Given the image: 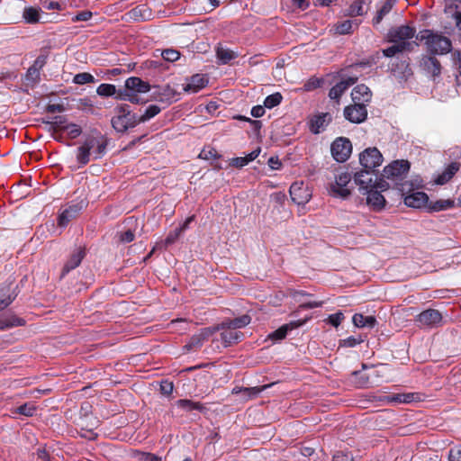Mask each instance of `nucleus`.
<instances>
[{
	"instance_id": "f03ea898",
	"label": "nucleus",
	"mask_w": 461,
	"mask_h": 461,
	"mask_svg": "<svg viewBox=\"0 0 461 461\" xmlns=\"http://www.w3.org/2000/svg\"><path fill=\"white\" fill-rule=\"evenodd\" d=\"M417 39L424 43L426 50L433 55H444L451 51V41L432 30H422L419 32Z\"/></svg>"
},
{
	"instance_id": "f8f14e48",
	"label": "nucleus",
	"mask_w": 461,
	"mask_h": 461,
	"mask_svg": "<svg viewBox=\"0 0 461 461\" xmlns=\"http://www.w3.org/2000/svg\"><path fill=\"white\" fill-rule=\"evenodd\" d=\"M351 174L343 172L336 176L335 184L331 185L330 192L335 196L347 198L350 194V191L347 188V185L351 180Z\"/></svg>"
},
{
	"instance_id": "e433bc0d",
	"label": "nucleus",
	"mask_w": 461,
	"mask_h": 461,
	"mask_svg": "<svg viewBox=\"0 0 461 461\" xmlns=\"http://www.w3.org/2000/svg\"><path fill=\"white\" fill-rule=\"evenodd\" d=\"M351 382L358 388L369 387L371 384L369 376L362 374L360 371H354L351 373Z\"/></svg>"
},
{
	"instance_id": "dca6fc26",
	"label": "nucleus",
	"mask_w": 461,
	"mask_h": 461,
	"mask_svg": "<svg viewBox=\"0 0 461 461\" xmlns=\"http://www.w3.org/2000/svg\"><path fill=\"white\" fill-rule=\"evenodd\" d=\"M289 193L293 202L298 205L307 203L312 196L309 190L307 187L303 186V183H294L290 186Z\"/></svg>"
},
{
	"instance_id": "a878e982",
	"label": "nucleus",
	"mask_w": 461,
	"mask_h": 461,
	"mask_svg": "<svg viewBox=\"0 0 461 461\" xmlns=\"http://www.w3.org/2000/svg\"><path fill=\"white\" fill-rule=\"evenodd\" d=\"M95 144L98 143L94 140H85L84 143L77 148V160L81 166H85L90 161L91 149Z\"/></svg>"
},
{
	"instance_id": "79ce46f5",
	"label": "nucleus",
	"mask_w": 461,
	"mask_h": 461,
	"mask_svg": "<svg viewBox=\"0 0 461 461\" xmlns=\"http://www.w3.org/2000/svg\"><path fill=\"white\" fill-rule=\"evenodd\" d=\"M365 338L362 335L358 336H349L347 339H340L339 341V348H353L362 342H364Z\"/></svg>"
},
{
	"instance_id": "20e7f679",
	"label": "nucleus",
	"mask_w": 461,
	"mask_h": 461,
	"mask_svg": "<svg viewBox=\"0 0 461 461\" xmlns=\"http://www.w3.org/2000/svg\"><path fill=\"white\" fill-rule=\"evenodd\" d=\"M410 170V163L407 160H394L386 166L383 170V176L387 179L394 181L397 185H400L399 190L403 194L408 190V183H400L407 176Z\"/></svg>"
},
{
	"instance_id": "0e129e2a",
	"label": "nucleus",
	"mask_w": 461,
	"mask_h": 461,
	"mask_svg": "<svg viewBox=\"0 0 461 461\" xmlns=\"http://www.w3.org/2000/svg\"><path fill=\"white\" fill-rule=\"evenodd\" d=\"M67 122L66 118L64 116H54L52 118L51 122H48V123H50L54 128H59L61 130H64L65 122Z\"/></svg>"
},
{
	"instance_id": "bf43d9fd",
	"label": "nucleus",
	"mask_w": 461,
	"mask_h": 461,
	"mask_svg": "<svg viewBox=\"0 0 461 461\" xmlns=\"http://www.w3.org/2000/svg\"><path fill=\"white\" fill-rule=\"evenodd\" d=\"M343 320L344 314L341 312L330 314L329 316V322L334 327H338Z\"/></svg>"
},
{
	"instance_id": "7ed1b4c3",
	"label": "nucleus",
	"mask_w": 461,
	"mask_h": 461,
	"mask_svg": "<svg viewBox=\"0 0 461 461\" xmlns=\"http://www.w3.org/2000/svg\"><path fill=\"white\" fill-rule=\"evenodd\" d=\"M151 88H96L100 96H113L117 100L129 101L133 104H145L149 101L148 95Z\"/></svg>"
},
{
	"instance_id": "412c9836",
	"label": "nucleus",
	"mask_w": 461,
	"mask_h": 461,
	"mask_svg": "<svg viewBox=\"0 0 461 461\" xmlns=\"http://www.w3.org/2000/svg\"><path fill=\"white\" fill-rule=\"evenodd\" d=\"M420 67L429 75L437 77L440 75L441 66L439 61L430 56H424L420 61Z\"/></svg>"
},
{
	"instance_id": "3c124183",
	"label": "nucleus",
	"mask_w": 461,
	"mask_h": 461,
	"mask_svg": "<svg viewBox=\"0 0 461 461\" xmlns=\"http://www.w3.org/2000/svg\"><path fill=\"white\" fill-rule=\"evenodd\" d=\"M407 49L404 47V45H401L399 43H393L392 46L384 49L383 50L384 55L386 57H393L395 54L399 52H402L406 50Z\"/></svg>"
},
{
	"instance_id": "0eeeda50",
	"label": "nucleus",
	"mask_w": 461,
	"mask_h": 461,
	"mask_svg": "<svg viewBox=\"0 0 461 461\" xmlns=\"http://www.w3.org/2000/svg\"><path fill=\"white\" fill-rule=\"evenodd\" d=\"M359 162L365 169L374 171L382 164L383 156L377 148H367L359 154Z\"/></svg>"
},
{
	"instance_id": "e2e57ef3",
	"label": "nucleus",
	"mask_w": 461,
	"mask_h": 461,
	"mask_svg": "<svg viewBox=\"0 0 461 461\" xmlns=\"http://www.w3.org/2000/svg\"><path fill=\"white\" fill-rule=\"evenodd\" d=\"M45 110L47 113H62L66 110V108L63 104H49L46 106Z\"/></svg>"
},
{
	"instance_id": "473e14b6",
	"label": "nucleus",
	"mask_w": 461,
	"mask_h": 461,
	"mask_svg": "<svg viewBox=\"0 0 461 461\" xmlns=\"http://www.w3.org/2000/svg\"><path fill=\"white\" fill-rule=\"evenodd\" d=\"M455 206V201L452 199H439L435 202H429L428 210L429 212H440L451 209Z\"/></svg>"
},
{
	"instance_id": "9d476101",
	"label": "nucleus",
	"mask_w": 461,
	"mask_h": 461,
	"mask_svg": "<svg viewBox=\"0 0 461 461\" xmlns=\"http://www.w3.org/2000/svg\"><path fill=\"white\" fill-rule=\"evenodd\" d=\"M345 118L352 123H361L366 121L367 117V110L366 104H356L348 105L344 108Z\"/></svg>"
},
{
	"instance_id": "58836bf2",
	"label": "nucleus",
	"mask_w": 461,
	"mask_h": 461,
	"mask_svg": "<svg viewBox=\"0 0 461 461\" xmlns=\"http://www.w3.org/2000/svg\"><path fill=\"white\" fill-rule=\"evenodd\" d=\"M273 384H265L262 386L244 387L242 396L246 400L256 398L260 393L272 386Z\"/></svg>"
},
{
	"instance_id": "4468645a",
	"label": "nucleus",
	"mask_w": 461,
	"mask_h": 461,
	"mask_svg": "<svg viewBox=\"0 0 461 461\" xmlns=\"http://www.w3.org/2000/svg\"><path fill=\"white\" fill-rule=\"evenodd\" d=\"M330 122L331 115L329 113H321L311 116L307 123L312 134H320L325 131Z\"/></svg>"
},
{
	"instance_id": "052dcab7",
	"label": "nucleus",
	"mask_w": 461,
	"mask_h": 461,
	"mask_svg": "<svg viewBox=\"0 0 461 461\" xmlns=\"http://www.w3.org/2000/svg\"><path fill=\"white\" fill-rule=\"evenodd\" d=\"M373 183H374V187H373L374 190L385 191L389 188V184L382 178L378 179L376 176H375V179H374Z\"/></svg>"
},
{
	"instance_id": "2f4dec72",
	"label": "nucleus",
	"mask_w": 461,
	"mask_h": 461,
	"mask_svg": "<svg viewBox=\"0 0 461 461\" xmlns=\"http://www.w3.org/2000/svg\"><path fill=\"white\" fill-rule=\"evenodd\" d=\"M352 321L357 328H374L376 324V319L374 316H365L361 313H355Z\"/></svg>"
},
{
	"instance_id": "09e8293b",
	"label": "nucleus",
	"mask_w": 461,
	"mask_h": 461,
	"mask_svg": "<svg viewBox=\"0 0 461 461\" xmlns=\"http://www.w3.org/2000/svg\"><path fill=\"white\" fill-rule=\"evenodd\" d=\"M64 130L70 139H76L82 133L81 127L76 123L66 124Z\"/></svg>"
},
{
	"instance_id": "49530a36",
	"label": "nucleus",
	"mask_w": 461,
	"mask_h": 461,
	"mask_svg": "<svg viewBox=\"0 0 461 461\" xmlns=\"http://www.w3.org/2000/svg\"><path fill=\"white\" fill-rule=\"evenodd\" d=\"M353 22L350 20H346L341 23H339L335 26V31L339 34H347L350 33L352 31Z\"/></svg>"
},
{
	"instance_id": "4d7b16f0",
	"label": "nucleus",
	"mask_w": 461,
	"mask_h": 461,
	"mask_svg": "<svg viewBox=\"0 0 461 461\" xmlns=\"http://www.w3.org/2000/svg\"><path fill=\"white\" fill-rule=\"evenodd\" d=\"M123 86L129 87V86H149L147 85L146 83H144L140 78L131 77L125 80Z\"/></svg>"
},
{
	"instance_id": "13d9d810",
	"label": "nucleus",
	"mask_w": 461,
	"mask_h": 461,
	"mask_svg": "<svg viewBox=\"0 0 461 461\" xmlns=\"http://www.w3.org/2000/svg\"><path fill=\"white\" fill-rule=\"evenodd\" d=\"M449 461H461V447L455 446L450 448L448 453Z\"/></svg>"
},
{
	"instance_id": "6e6d98bb",
	"label": "nucleus",
	"mask_w": 461,
	"mask_h": 461,
	"mask_svg": "<svg viewBox=\"0 0 461 461\" xmlns=\"http://www.w3.org/2000/svg\"><path fill=\"white\" fill-rule=\"evenodd\" d=\"M174 384L168 380H163L160 383V393L164 395H170L173 393Z\"/></svg>"
},
{
	"instance_id": "ddd939ff",
	"label": "nucleus",
	"mask_w": 461,
	"mask_h": 461,
	"mask_svg": "<svg viewBox=\"0 0 461 461\" xmlns=\"http://www.w3.org/2000/svg\"><path fill=\"white\" fill-rule=\"evenodd\" d=\"M219 330V327L215 328H203L199 333L193 335L188 343L185 345V348L188 351L195 350L202 347L204 341H206L216 330Z\"/></svg>"
},
{
	"instance_id": "9b49d317",
	"label": "nucleus",
	"mask_w": 461,
	"mask_h": 461,
	"mask_svg": "<svg viewBox=\"0 0 461 461\" xmlns=\"http://www.w3.org/2000/svg\"><path fill=\"white\" fill-rule=\"evenodd\" d=\"M86 207L84 201L73 203L64 209L58 217V225L59 227H66L70 221L77 218L82 210Z\"/></svg>"
},
{
	"instance_id": "5701e85b",
	"label": "nucleus",
	"mask_w": 461,
	"mask_h": 461,
	"mask_svg": "<svg viewBox=\"0 0 461 461\" xmlns=\"http://www.w3.org/2000/svg\"><path fill=\"white\" fill-rule=\"evenodd\" d=\"M305 322H306V320H303V321L299 320V321H290L289 323L282 325L276 330L272 332L269 335V338L274 340H281L286 337L288 331H291L296 328L303 326Z\"/></svg>"
},
{
	"instance_id": "5fc2aeb1",
	"label": "nucleus",
	"mask_w": 461,
	"mask_h": 461,
	"mask_svg": "<svg viewBox=\"0 0 461 461\" xmlns=\"http://www.w3.org/2000/svg\"><path fill=\"white\" fill-rule=\"evenodd\" d=\"M41 5L46 10H59L61 11L64 9V5L55 1H41Z\"/></svg>"
},
{
	"instance_id": "39448f33",
	"label": "nucleus",
	"mask_w": 461,
	"mask_h": 461,
	"mask_svg": "<svg viewBox=\"0 0 461 461\" xmlns=\"http://www.w3.org/2000/svg\"><path fill=\"white\" fill-rule=\"evenodd\" d=\"M113 128L117 131L123 133L128 129L134 128L140 124L138 115L126 111L123 107L119 110V114L112 118Z\"/></svg>"
},
{
	"instance_id": "6e6552de",
	"label": "nucleus",
	"mask_w": 461,
	"mask_h": 461,
	"mask_svg": "<svg viewBox=\"0 0 461 461\" xmlns=\"http://www.w3.org/2000/svg\"><path fill=\"white\" fill-rule=\"evenodd\" d=\"M415 34V30L412 27L408 25H403L393 29L389 32V41L392 43H399L401 45H404L406 49L411 46V43L408 41L411 39Z\"/></svg>"
},
{
	"instance_id": "cd10ccee",
	"label": "nucleus",
	"mask_w": 461,
	"mask_h": 461,
	"mask_svg": "<svg viewBox=\"0 0 461 461\" xmlns=\"http://www.w3.org/2000/svg\"><path fill=\"white\" fill-rule=\"evenodd\" d=\"M42 11L40 7L24 6L22 17L26 23L35 24L41 22Z\"/></svg>"
},
{
	"instance_id": "423d86ee",
	"label": "nucleus",
	"mask_w": 461,
	"mask_h": 461,
	"mask_svg": "<svg viewBox=\"0 0 461 461\" xmlns=\"http://www.w3.org/2000/svg\"><path fill=\"white\" fill-rule=\"evenodd\" d=\"M330 151L333 158L337 162H345L348 159L352 152V144L348 138L339 137L330 146Z\"/></svg>"
},
{
	"instance_id": "ea45409f",
	"label": "nucleus",
	"mask_w": 461,
	"mask_h": 461,
	"mask_svg": "<svg viewBox=\"0 0 461 461\" xmlns=\"http://www.w3.org/2000/svg\"><path fill=\"white\" fill-rule=\"evenodd\" d=\"M364 9V0H355L346 10V15L355 17L366 14Z\"/></svg>"
},
{
	"instance_id": "c9c22d12",
	"label": "nucleus",
	"mask_w": 461,
	"mask_h": 461,
	"mask_svg": "<svg viewBox=\"0 0 461 461\" xmlns=\"http://www.w3.org/2000/svg\"><path fill=\"white\" fill-rule=\"evenodd\" d=\"M216 57L221 64H228L237 57V54L228 48L219 46L216 49Z\"/></svg>"
},
{
	"instance_id": "680f3d73",
	"label": "nucleus",
	"mask_w": 461,
	"mask_h": 461,
	"mask_svg": "<svg viewBox=\"0 0 461 461\" xmlns=\"http://www.w3.org/2000/svg\"><path fill=\"white\" fill-rule=\"evenodd\" d=\"M332 461H353V456L349 453L338 451L334 454Z\"/></svg>"
},
{
	"instance_id": "4c0bfd02",
	"label": "nucleus",
	"mask_w": 461,
	"mask_h": 461,
	"mask_svg": "<svg viewBox=\"0 0 461 461\" xmlns=\"http://www.w3.org/2000/svg\"><path fill=\"white\" fill-rule=\"evenodd\" d=\"M394 5L395 0H385L381 8L377 11L376 16L373 20L374 24L380 23L383 18L392 11Z\"/></svg>"
},
{
	"instance_id": "4be33fe9",
	"label": "nucleus",
	"mask_w": 461,
	"mask_h": 461,
	"mask_svg": "<svg viewBox=\"0 0 461 461\" xmlns=\"http://www.w3.org/2000/svg\"><path fill=\"white\" fill-rule=\"evenodd\" d=\"M404 203L408 207L420 208L424 205L428 206L429 196L424 192H413L404 197Z\"/></svg>"
},
{
	"instance_id": "c85d7f7f",
	"label": "nucleus",
	"mask_w": 461,
	"mask_h": 461,
	"mask_svg": "<svg viewBox=\"0 0 461 461\" xmlns=\"http://www.w3.org/2000/svg\"><path fill=\"white\" fill-rule=\"evenodd\" d=\"M366 194L367 203L371 205L374 210L380 211L384 207L385 199L379 191L369 189L366 191Z\"/></svg>"
},
{
	"instance_id": "774afa93",
	"label": "nucleus",
	"mask_w": 461,
	"mask_h": 461,
	"mask_svg": "<svg viewBox=\"0 0 461 461\" xmlns=\"http://www.w3.org/2000/svg\"><path fill=\"white\" fill-rule=\"evenodd\" d=\"M346 89L347 88H330V93H329V96L331 99H335V100L339 101V99L343 95L344 90H346Z\"/></svg>"
},
{
	"instance_id": "f704fd0d",
	"label": "nucleus",
	"mask_w": 461,
	"mask_h": 461,
	"mask_svg": "<svg viewBox=\"0 0 461 461\" xmlns=\"http://www.w3.org/2000/svg\"><path fill=\"white\" fill-rule=\"evenodd\" d=\"M176 405L178 408H180L185 411H203L205 410V407L199 402H194V401L188 400V399L177 400L176 402Z\"/></svg>"
},
{
	"instance_id": "603ef678",
	"label": "nucleus",
	"mask_w": 461,
	"mask_h": 461,
	"mask_svg": "<svg viewBox=\"0 0 461 461\" xmlns=\"http://www.w3.org/2000/svg\"><path fill=\"white\" fill-rule=\"evenodd\" d=\"M162 58L169 62L177 60L180 57V53L176 50L167 49L161 52Z\"/></svg>"
},
{
	"instance_id": "393cba45",
	"label": "nucleus",
	"mask_w": 461,
	"mask_h": 461,
	"mask_svg": "<svg viewBox=\"0 0 461 461\" xmlns=\"http://www.w3.org/2000/svg\"><path fill=\"white\" fill-rule=\"evenodd\" d=\"M23 325H25V321L14 313H7L0 316V330Z\"/></svg>"
},
{
	"instance_id": "338daca9",
	"label": "nucleus",
	"mask_w": 461,
	"mask_h": 461,
	"mask_svg": "<svg viewBox=\"0 0 461 461\" xmlns=\"http://www.w3.org/2000/svg\"><path fill=\"white\" fill-rule=\"evenodd\" d=\"M92 17V13L89 11H82L76 14L73 18V22L88 21Z\"/></svg>"
},
{
	"instance_id": "b1692460",
	"label": "nucleus",
	"mask_w": 461,
	"mask_h": 461,
	"mask_svg": "<svg viewBox=\"0 0 461 461\" xmlns=\"http://www.w3.org/2000/svg\"><path fill=\"white\" fill-rule=\"evenodd\" d=\"M422 394L420 393H403L386 396V401L391 403H411L420 402Z\"/></svg>"
},
{
	"instance_id": "a19ab883",
	"label": "nucleus",
	"mask_w": 461,
	"mask_h": 461,
	"mask_svg": "<svg viewBox=\"0 0 461 461\" xmlns=\"http://www.w3.org/2000/svg\"><path fill=\"white\" fill-rule=\"evenodd\" d=\"M161 111V107L156 105V104H151L149 106H148L144 112L143 114L141 115H138V121L140 123L141 122H145L149 120H150L151 118L155 117L157 114H158Z\"/></svg>"
},
{
	"instance_id": "f3484780",
	"label": "nucleus",
	"mask_w": 461,
	"mask_h": 461,
	"mask_svg": "<svg viewBox=\"0 0 461 461\" xmlns=\"http://www.w3.org/2000/svg\"><path fill=\"white\" fill-rule=\"evenodd\" d=\"M158 89V91L153 93L152 98L157 102L164 104L166 106L179 99L180 93L176 92L174 88Z\"/></svg>"
},
{
	"instance_id": "de8ad7c7",
	"label": "nucleus",
	"mask_w": 461,
	"mask_h": 461,
	"mask_svg": "<svg viewBox=\"0 0 461 461\" xmlns=\"http://www.w3.org/2000/svg\"><path fill=\"white\" fill-rule=\"evenodd\" d=\"M36 411V407L32 403H24L21 406H19L14 413H18L21 415H24L27 417H32Z\"/></svg>"
},
{
	"instance_id": "69168bd1",
	"label": "nucleus",
	"mask_w": 461,
	"mask_h": 461,
	"mask_svg": "<svg viewBox=\"0 0 461 461\" xmlns=\"http://www.w3.org/2000/svg\"><path fill=\"white\" fill-rule=\"evenodd\" d=\"M135 238V234L131 230H127L120 234V241L122 243H130Z\"/></svg>"
},
{
	"instance_id": "2eb2a0df",
	"label": "nucleus",
	"mask_w": 461,
	"mask_h": 461,
	"mask_svg": "<svg viewBox=\"0 0 461 461\" xmlns=\"http://www.w3.org/2000/svg\"><path fill=\"white\" fill-rule=\"evenodd\" d=\"M85 256H86V249L84 247L76 248L73 250L72 254L70 255L69 258L65 263V265L61 270L59 278L62 279L71 270L77 267L81 264Z\"/></svg>"
},
{
	"instance_id": "8fccbe9b",
	"label": "nucleus",
	"mask_w": 461,
	"mask_h": 461,
	"mask_svg": "<svg viewBox=\"0 0 461 461\" xmlns=\"http://www.w3.org/2000/svg\"><path fill=\"white\" fill-rule=\"evenodd\" d=\"M182 231L183 228H176L174 230L170 231L164 240L165 247L175 243L179 239Z\"/></svg>"
},
{
	"instance_id": "864d4df0",
	"label": "nucleus",
	"mask_w": 461,
	"mask_h": 461,
	"mask_svg": "<svg viewBox=\"0 0 461 461\" xmlns=\"http://www.w3.org/2000/svg\"><path fill=\"white\" fill-rule=\"evenodd\" d=\"M39 77H40V71L35 64L28 69V71L26 73V80L28 81V84H33L37 81V79H39Z\"/></svg>"
},
{
	"instance_id": "aec40b11",
	"label": "nucleus",
	"mask_w": 461,
	"mask_h": 461,
	"mask_svg": "<svg viewBox=\"0 0 461 461\" xmlns=\"http://www.w3.org/2000/svg\"><path fill=\"white\" fill-rule=\"evenodd\" d=\"M86 140H94L98 143L93 145L91 149V154L94 155L95 159L101 158L105 154L108 140L104 135L100 133L97 135H92L87 137Z\"/></svg>"
},
{
	"instance_id": "f257e3e1",
	"label": "nucleus",
	"mask_w": 461,
	"mask_h": 461,
	"mask_svg": "<svg viewBox=\"0 0 461 461\" xmlns=\"http://www.w3.org/2000/svg\"><path fill=\"white\" fill-rule=\"evenodd\" d=\"M358 65L351 67L349 70H341L337 73H330L324 77H312L308 79L304 86H350L357 82V71Z\"/></svg>"
},
{
	"instance_id": "6ab92c4d",
	"label": "nucleus",
	"mask_w": 461,
	"mask_h": 461,
	"mask_svg": "<svg viewBox=\"0 0 461 461\" xmlns=\"http://www.w3.org/2000/svg\"><path fill=\"white\" fill-rule=\"evenodd\" d=\"M354 181L360 189L368 191L374 187L373 170L363 169L354 175Z\"/></svg>"
},
{
	"instance_id": "a18cd8bd",
	"label": "nucleus",
	"mask_w": 461,
	"mask_h": 461,
	"mask_svg": "<svg viewBox=\"0 0 461 461\" xmlns=\"http://www.w3.org/2000/svg\"><path fill=\"white\" fill-rule=\"evenodd\" d=\"M73 83L76 85L95 83V78L90 73H79L73 77Z\"/></svg>"
},
{
	"instance_id": "1a4fd4ad",
	"label": "nucleus",
	"mask_w": 461,
	"mask_h": 461,
	"mask_svg": "<svg viewBox=\"0 0 461 461\" xmlns=\"http://www.w3.org/2000/svg\"><path fill=\"white\" fill-rule=\"evenodd\" d=\"M415 321L420 327L434 328L441 325L442 314L435 309H428L418 314Z\"/></svg>"
},
{
	"instance_id": "a211bd4d",
	"label": "nucleus",
	"mask_w": 461,
	"mask_h": 461,
	"mask_svg": "<svg viewBox=\"0 0 461 461\" xmlns=\"http://www.w3.org/2000/svg\"><path fill=\"white\" fill-rule=\"evenodd\" d=\"M17 293L12 284H4L0 286V311L8 307L16 298Z\"/></svg>"
},
{
	"instance_id": "37998d69",
	"label": "nucleus",
	"mask_w": 461,
	"mask_h": 461,
	"mask_svg": "<svg viewBox=\"0 0 461 461\" xmlns=\"http://www.w3.org/2000/svg\"><path fill=\"white\" fill-rule=\"evenodd\" d=\"M282 99V95L279 92L274 93L266 97L264 101V105L266 108L272 109L281 103Z\"/></svg>"
},
{
	"instance_id": "c756f323",
	"label": "nucleus",
	"mask_w": 461,
	"mask_h": 461,
	"mask_svg": "<svg viewBox=\"0 0 461 461\" xmlns=\"http://www.w3.org/2000/svg\"><path fill=\"white\" fill-rule=\"evenodd\" d=\"M250 317L249 315H242L233 320L223 321L219 327L220 329L237 330L246 327L250 322Z\"/></svg>"
},
{
	"instance_id": "7c9ffc66",
	"label": "nucleus",
	"mask_w": 461,
	"mask_h": 461,
	"mask_svg": "<svg viewBox=\"0 0 461 461\" xmlns=\"http://www.w3.org/2000/svg\"><path fill=\"white\" fill-rule=\"evenodd\" d=\"M350 95L353 103L356 104H366L372 98L370 88H353Z\"/></svg>"
},
{
	"instance_id": "c03bdc74",
	"label": "nucleus",
	"mask_w": 461,
	"mask_h": 461,
	"mask_svg": "<svg viewBox=\"0 0 461 461\" xmlns=\"http://www.w3.org/2000/svg\"><path fill=\"white\" fill-rule=\"evenodd\" d=\"M209 83L208 77L203 74H196L191 77L185 86H206Z\"/></svg>"
},
{
	"instance_id": "bb28decb",
	"label": "nucleus",
	"mask_w": 461,
	"mask_h": 461,
	"mask_svg": "<svg viewBox=\"0 0 461 461\" xmlns=\"http://www.w3.org/2000/svg\"><path fill=\"white\" fill-rule=\"evenodd\" d=\"M460 169V164L458 162H451L442 173L438 174L434 179L437 185H445L447 183Z\"/></svg>"
},
{
	"instance_id": "72a5a7b5",
	"label": "nucleus",
	"mask_w": 461,
	"mask_h": 461,
	"mask_svg": "<svg viewBox=\"0 0 461 461\" xmlns=\"http://www.w3.org/2000/svg\"><path fill=\"white\" fill-rule=\"evenodd\" d=\"M242 336L243 334L241 332L229 329H227V330L221 332V341L224 347H229L231 344L239 342L241 339Z\"/></svg>"
}]
</instances>
